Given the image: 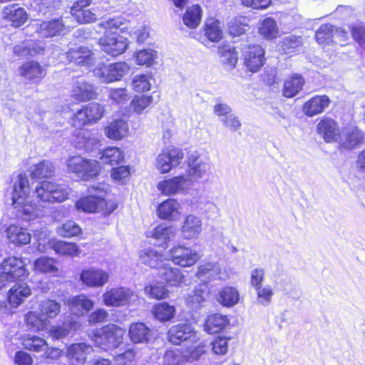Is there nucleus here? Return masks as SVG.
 I'll return each mask as SVG.
<instances>
[{
    "mask_svg": "<svg viewBox=\"0 0 365 365\" xmlns=\"http://www.w3.org/2000/svg\"><path fill=\"white\" fill-rule=\"evenodd\" d=\"M29 193L28 178L25 174H19L13 185L12 205L18 209V215L26 221L34 220L40 215L39 208L36 204H32Z\"/></svg>",
    "mask_w": 365,
    "mask_h": 365,
    "instance_id": "1",
    "label": "nucleus"
},
{
    "mask_svg": "<svg viewBox=\"0 0 365 365\" xmlns=\"http://www.w3.org/2000/svg\"><path fill=\"white\" fill-rule=\"evenodd\" d=\"M107 188V185L103 183L92 185L88 187L89 195L76 201V208L90 213L103 211L107 205L105 200Z\"/></svg>",
    "mask_w": 365,
    "mask_h": 365,
    "instance_id": "2",
    "label": "nucleus"
},
{
    "mask_svg": "<svg viewBox=\"0 0 365 365\" xmlns=\"http://www.w3.org/2000/svg\"><path fill=\"white\" fill-rule=\"evenodd\" d=\"M31 294V289L27 283L20 281L15 283L7 293V301L0 299V317L14 313V309L22 304Z\"/></svg>",
    "mask_w": 365,
    "mask_h": 365,
    "instance_id": "3",
    "label": "nucleus"
},
{
    "mask_svg": "<svg viewBox=\"0 0 365 365\" xmlns=\"http://www.w3.org/2000/svg\"><path fill=\"white\" fill-rule=\"evenodd\" d=\"M123 336V329L112 324L96 329L92 339L98 347L109 350L118 347L122 343Z\"/></svg>",
    "mask_w": 365,
    "mask_h": 365,
    "instance_id": "4",
    "label": "nucleus"
},
{
    "mask_svg": "<svg viewBox=\"0 0 365 365\" xmlns=\"http://www.w3.org/2000/svg\"><path fill=\"white\" fill-rule=\"evenodd\" d=\"M35 194L42 202H62L68 198V187L64 184H58L49 180H43L36 187Z\"/></svg>",
    "mask_w": 365,
    "mask_h": 365,
    "instance_id": "5",
    "label": "nucleus"
},
{
    "mask_svg": "<svg viewBox=\"0 0 365 365\" xmlns=\"http://www.w3.org/2000/svg\"><path fill=\"white\" fill-rule=\"evenodd\" d=\"M74 26L75 24H71L70 16L53 19L32 26L35 29L36 33L41 38H53L64 34Z\"/></svg>",
    "mask_w": 365,
    "mask_h": 365,
    "instance_id": "6",
    "label": "nucleus"
},
{
    "mask_svg": "<svg viewBox=\"0 0 365 365\" xmlns=\"http://www.w3.org/2000/svg\"><path fill=\"white\" fill-rule=\"evenodd\" d=\"M183 158L184 154L181 149L176 147H168L157 156L155 167L160 173H168L173 168L178 166Z\"/></svg>",
    "mask_w": 365,
    "mask_h": 365,
    "instance_id": "7",
    "label": "nucleus"
},
{
    "mask_svg": "<svg viewBox=\"0 0 365 365\" xmlns=\"http://www.w3.org/2000/svg\"><path fill=\"white\" fill-rule=\"evenodd\" d=\"M241 60L247 72L257 73L264 64V51L259 45H250L242 48Z\"/></svg>",
    "mask_w": 365,
    "mask_h": 365,
    "instance_id": "8",
    "label": "nucleus"
},
{
    "mask_svg": "<svg viewBox=\"0 0 365 365\" xmlns=\"http://www.w3.org/2000/svg\"><path fill=\"white\" fill-rule=\"evenodd\" d=\"M138 296L133 291L125 287H115L108 289L103 294V301L108 307H123L135 302Z\"/></svg>",
    "mask_w": 365,
    "mask_h": 365,
    "instance_id": "9",
    "label": "nucleus"
},
{
    "mask_svg": "<svg viewBox=\"0 0 365 365\" xmlns=\"http://www.w3.org/2000/svg\"><path fill=\"white\" fill-rule=\"evenodd\" d=\"M130 70L129 66L125 62H118L110 65H101L93 72L103 83H110L120 80Z\"/></svg>",
    "mask_w": 365,
    "mask_h": 365,
    "instance_id": "10",
    "label": "nucleus"
},
{
    "mask_svg": "<svg viewBox=\"0 0 365 365\" xmlns=\"http://www.w3.org/2000/svg\"><path fill=\"white\" fill-rule=\"evenodd\" d=\"M98 43L105 53L112 56L124 53L128 45L126 38L115 33L106 34L99 39Z\"/></svg>",
    "mask_w": 365,
    "mask_h": 365,
    "instance_id": "11",
    "label": "nucleus"
},
{
    "mask_svg": "<svg viewBox=\"0 0 365 365\" xmlns=\"http://www.w3.org/2000/svg\"><path fill=\"white\" fill-rule=\"evenodd\" d=\"M168 341L175 345H180L185 341L195 342L197 339L193 327L186 323L172 326L168 332Z\"/></svg>",
    "mask_w": 365,
    "mask_h": 365,
    "instance_id": "12",
    "label": "nucleus"
},
{
    "mask_svg": "<svg viewBox=\"0 0 365 365\" xmlns=\"http://www.w3.org/2000/svg\"><path fill=\"white\" fill-rule=\"evenodd\" d=\"M187 165V175L185 178L190 180L191 184L192 182L203 178L210 168L209 163L201 158L196 153H191L188 156Z\"/></svg>",
    "mask_w": 365,
    "mask_h": 365,
    "instance_id": "13",
    "label": "nucleus"
},
{
    "mask_svg": "<svg viewBox=\"0 0 365 365\" xmlns=\"http://www.w3.org/2000/svg\"><path fill=\"white\" fill-rule=\"evenodd\" d=\"M91 4V0H78L73 4L71 9V24H73V19L79 24L91 23L96 20L98 15L88 9Z\"/></svg>",
    "mask_w": 365,
    "mask_h": 365,
    "instance_id": "14",
    "label": "nucleus"
},
{
    "mask_svg": "<svg viewBox=\"0 0 365 365\" xmlns=\"http://www.w3.org/2000/svg\"><path fill=\"white\" fill-rule=\"evenodd\" d=\"M173 262L181 267H190L200 259L199 254L191 248L178 245L170 250Z\"/></svg>",
    "mask_w": 365,
    "mask_h": 365,
    "instance_id": "15",
    "label": "nucleus"
},
{
    "mask_svg": "<svg viewBox=\"0 0 365 365\" xmlns=\"http://www.w3.org/2000/svg\"><path fill=\"white\" fill-rule=\"evenodd\" d=\"M191 186L190 180L184 175H179L168 180L160 181L158 185V189L165 195H175L182 192Z\"/></svg>",
    "mask_w": 365,
    "mask_h": 365,
    "instance_id": "16",
    "label": "nucleus"
},
{
    "mask_svg": "<svg viewBox=\"0 0 365 365\" xmlns=\"http://www.w3.org/2000/svg\"><path fill=\"white\" fill-rule=\"evenodd\" d=\"M0 15L1 19L9 22L15 28L23 26L29 19L26 11L18 4H9L4 6Z\"/></svg>",
    "mask_w": 365,
    "mask_h": 365,
    "instance_id": "17",
    "label": "nucleus"
},
{
    "mask_svg": "<svg viewBox=\"0 0 365 365\" xmlns=\"http://www.w3.org/2000/svg\"><path fill=\"white\" fill-rule=\"evenodd\" d=\"M26 262L21 258L11 257L5 259L2 263L3 269L10 276L12 280L22 281L28 275Z\"/></svg>",
    "mask_w": 365,
    "mask_h": 365,
    "instance_id": "18",
    "label": "nucleus"
},
{
    "mask_svg": "<svg viewBox=\"0 0 365 365\" xmlns=\"http://www.w3.org/2000/svg\"><path fill=\"white\" fill-rule=\"evenodd\" d=\"M82 283L90 287H101L108 282V274L100 269H84L80 274Z\"/></svg>",
    "mask_w": 365,
    "mask_h": 365,
    "instance_id": "19",
    "label": "nucleus"
},
{
    "mask_svg": "<svg viewBox=\"0 0 365 365\" xmlns=\"http://www.w3.org/2000/svg\"><path fill=\"white\" fill-rule=\"evenodd\" d=\"M93 351V347L84 342L76 343L67 348L66 357L73 365L83 364L87 356Z\"/></svg>",
    "mask_w": 365,
    "mask_h": 365,
    "instance_id": "20",
    "label": "nucleus"
},
{
    "mask_svg": "<svg viewBox=\"0 0 365 365\" xmlns=\"http://www.w3.org/2000/svg\"><path fill=\"white\" fill-rule=\"evenodd\" d=\"M202 231V222L200 217L190 214L182 222L181 232L183 237L187 240L197 238Z\"/></svg>",
    "mask_w": 365,
    "mask_h": 365,
    "instance_id": "21",
    "label": "nucleus"
},
{
    "mask_svg": "<svg viewBox=\"0 0 365 365\" xmlns=\"http://www.w3.org/2000/svg\"><path fill=\"white\" fill-rule=\"evenodd\" d=\"M67 58L77 65L89 66L94 60L93 52L86 47L72 46L66 52Z\"/></svg>",
    "mask_w": 365,
    "mask_h": 365,
    "instance_id": "22",
    "label": "nucleus"
},
{
    "mask_svg": "<svg viewBox=\"0 0 365 365\" xmlns=\"http://www.w3.org/2000/svg\"><path fill=\"white\" fill-rule=\"evenodd\" d=\"M19 74L26 80L39 82L45 76L46 71L41 64L35 61L25 62L19 68Z\"/></svg>",
    "mask_w": 365,
    "mask_h": 365,
    "instance_id": "23",
    "label": "nucleus"
},
{
    "mask_svg": "<svg viewBox=\"0 0 365 365\" xmlns=\"http://www.w3.org/2000/svg\"><path fill=\"white\" fill-rule=\"evenodd\" d=\"M363 138L362 133L357 128L349 126L342 129L338 140L341 147L351 149L360 144Z\"/></svg>",
    "mask_w": 365,
    "mask_h": 365,
    "instance_id": "24",
    "label": "nucleus"
},
{
    "mask_svg": "<svg viewBox=\"0 0 365 365\" xmlns=\"http://www.w3.org/2000/svg\"><path fill=\"white\" fill-rule=\"evenodd\" d=\"M176 229L173 226L160 224L153 230L147 232V237L155 240L158 245L166 246L168 242L175 237Z\"/></svg>",
    "mask_w": 365,
    "mask_h": 365,
    "instance_id": "25",
    "label": "nucleus"
},
{
    "mask_svg": "<svg viewBox=\"0 0 365 365\" xmlns=\"http://www.w3.org/2000/svg\"><path fill=\"white\" fill-rule=\"evenodd\" d=\"M68 305L73 314L83 316L93 308L94 302L86 295L80 294L71 298L68 300Z\"/></svg>",
    "mask_w": 365,
    "mask_h": 365,
    "instance_id": "26",
    "label": "nucleus"
},
{
    "mask_svg": "<svg viewBox=\"0 0 365 365\" xmlns=\"http://www.w3.org/2000/svg\"><path fill=\"white\" fill-rule=\"evenodd\" d=\"M128 336L135 344L148 343L153 338L151 329L143 322L133 323L128 330Z\"/></svg>",
    "mask_w": 365,
    "mask_h": 365,
    "instance_id": "27",
    "label": "nucleus"
},
{
    "mask_svg": "<svg viewBox=\"0 0 365 365\" xmlns=\"http://www.w3.org/2000/svg\"><path fill=\"white\" fill-rule=\"evenodd\" d=\"M71 95L75 100L85 101L93 98L96 93L92 84L80 78L73 83Z\"/></svg>",
    "mask_w": 365,
    "mask_h": 365,
    "instance_id": "28",
    "label": "nucleus"
},
{
    "mask_svg": "<svg viewBox=\"0 0 365 365\" xmlns=\"http://www.w3.org/2000/svg\"><path fill=\"white\" fill-rule=\"evenodd\" d=\"M180 205L175 199H168L161 202L158 207V216L165 220H176L180 215Z\"/></svg>",
    "mask_w": 365,
    "mask_h": 365,
    "instance_id": "29",
    "label": "nucleus"
},
{
    "mask_svg": "<svg viewBox=\"0 0 365 365\" xmlns=\"http://www.w3.org/2000/svg\"><path fill=\"white\" fill-rule=\"evenodd\" d=\"M329 103V97L325 95L314 96L304 104L303 112L306 115L313 117L322 113Z\"/></svg>",
    "mask_w": 365,
    "mask_h": 365,
    "instance_id": "30",
    "label": "nucleus"
},
{
    "mask_svg": "<svg viewBox=\"0 0 365 365\" xmlns=\"http://www.w3.org/2000/svg\"><path fill=\"white\" fill-rule=\"evenodd\" d=\"M317 130L328 143L337 141L340 135L336 122L330 118L322 119L317 125Z\"/></svg>",
    "mask_w": 365,
    "mask_h": 365,
    "instance_id": "31",
    "label": "nucleus"
},
{
    "mask_svg": "<svg viewBox=\"0 0 365 365\" xmlns=\"http://www.w3.org/2000/svg\"><path fill=\"white\" fill-rule=\"evenodd\" d=\"M159 274L170 286H178L184 282V276L180 269L171 267L168 262H165L160 267Z\"/></svg>",
    "mask_w": 365,
    "mask_h": 365,
    "instance_id": "32",
    "label": "nucleus"
},
{
    "mask_svg": "<svg viewBox=\"0 0 365 365\" xmlns=\"http://www.w3.org/2000/svg\"><path fill=\"white\" fill-rule=\"evenodd\" d=\"M9 242L16 245H27L31 242V235L26 229L15 225H11L6 230Z\"/></svg>",
    "mask_w": 365,
    "mask_h": 365,
    "instance_id": "33",
    "label": "nucleus"
},
{
    "mask_svg": "<svg viewBox=\"0 0 365 365\" xmlns=\"http://www.w3.org/2000/svg\"><path fill=\"white\" fill-rule=\"evenodd\" d=\"M207 296L208 290L206 284H200L188 294L186 298V304L190 308L197 309L203 306Z\"/></svg>",
    "mask_w": 365,
    "mask_h": 365,
    "instance_id": "34",
    "label": "nucleus"
},
{
    "mask_svg": "<svg viewBox=\"0 0 365 365\" xmlns=\"http://www.w3.org/2000/svg\"><path fill=\"white\" fill-rule=\"evenodd\" d=\"M304 80L302 76L293 74L284 83L283 95L287 98H292L302 91Z\"/></svg>",
    "mask_w": 365,
    "mask_h": 365,
    "instance_id": "35",
    "label": "nucleus"
},
{
    "mask_svg": "<svg viewBox=\"0 0 365 365\" xmlns=\"http://www.w3.org/2000/svg\"><path fill=\"white\" fill-rule=\"evenodd\" d=\"M139 260L145 266L158 269L165 263L161 253L153 249L142 250L140 253Z\"/></svg>",
    "mask_w": 365,
    "mask_h": 365,
    "instance_id": "36",
    "label": "nucleus"
},
{
    "mask_svg": "<svg viewBox=\"0 0 365 365\" xmlns=\"http://www.w3.org/2000/svg\"><path fill=\"white\" fill-rule=\"evenodd\" d=\"M229 324V320L225 315L214 314L210 315L205 324V330L210 334H216L223 330Z\"/></svg>",
    "mask_w": 365,
    "mask_h": 365,
    "instance_id": "37",
    "label": "nucleus"
},
{
    "mask_svg": "<svg viewBox=\"0 0 365 365\" xmlns=\"http://www.w3.org/2000/svg\"><path fill=\"white\" fill-rule=\"evenodd\" d=\"M220 274V267L217 262H208L199 267L196 277L204 284L211 279H215Z\"/></svg>",
    "mask_w": 365,
    "mask_h": 365,
    "instance_id": "38",
    "label": "nucleus"
},
{
    "mask_svg": "<svg viewBox=\"0 0 365 365\" xmlns=\"http://www.w3.org/2000/svg\"><path fill=\"white\" fill-rule=\"evenodd\" d=\"M128 131V123L123 120H116L111 122L106 128V135L113 140H120Z\"/></svg>",
    "mask_w": 365,
    "mask_h": 365,
    "instance_id": "39",
    "label": "nucleus"
},
{
    "mask_svg": "<svg viewBox=\"0 0 365 365\" xmlns=\"http://www.w3.org/2000/svg\"><path fill=\"white\" fill-rule=\"evenodd\" d=\"M99 155L102 163L110 165L119 164L124 158L123 151L117 147H108L99 152Z\"/></svg>",
    "mask_w": 365,
    "mask_h": 365,
    "instance_id": "40",
    "label": "nucleus"
},
{
    "mask_svg": "<svg viewBox=\"0 0 365 365\" xmlns=\"http://www.w3.org/2000/svg\"><path fill=\"white\" fill-rule=\"evenodd\" d=\"M176 309L167 302H160L153 307V314L155 319L162 322L171 320L175 315Z\"/></svg>",
    "mask_w": 365,
    "mask_h": 365,
    "instance_id": "41",
    "label": "nucleus"
},
{
    "mask_svg": "<svg viewBox=\"0 0 365 365\" xmlns=\"http://www.w3.org/2000/svg\"><path fill=\"white\" fill-rule=\"evenodd\" d=\"M21 340L24 348L32 351L40 352L44 351L48 346L44 339L30 334L22 336Z\"/></svg>",
    "mask_w": 365,
    "mask_h": 365,
    "instance_id": "42",
    "label": "nucleus"
},
{
    "mask_svg": "<svg viewBox=\"0 0 365 365\" xmlns=\"http://www.w3.org/2000/svg\"><path fill=\"white\" fill-rule=\"evenodd\" d=\"M24 320L29 329L37 331L45 329L50 324V322L46 320L41 312L38 314L36 312H28L24 317Z\"/></svg>",
    "mask_w": 365,
    "mask_h": 365,
    "instance_id": "43",
    "label": "nucleus"
},
{
    "mask_svg": "<svg viewBox=\"0 0 365 365\" xmlns=\"http://www.w3.org/2000/svg\"><path fill=\"white\" fill-rule=\"evenodd\" d=\"M61 307V304L55 300L45 299L40 302L38 309L42 316L50 322L60 313Z\"/></svg>",
    "mask_w": 365,
    "mask_h": 365,
    "instance_id": "44",
    "label": "nucleus"
},
{
    "mask_svg": "<svg viewBox=\"0 0 365 365\" xmlns=\"http://www.w3.org/2000/svg\"><path fill=\"white\" fill-rule=\"evenodd\" d=\"M202 9L199 5L188 7L183 16L184 24L190 29L196 28L200 23Z\"/></svg>",
    "mask_w": 365,
    "mask_h": 365,
    "instance_id": "45",
    "label": "nucleus"
},
{
    "mask_svg": "<svg viewBox=\"0 0 365 365\" xmlns=\"http://www.w3.org/2000/svg\"><path fill=\"white\" fill-rule=\"evenodd\" d=\"M240 299V294L237 290L232 287L223 288L218 294V301L224 306L232 307Z\"/></svg>",
    "mask_w": 365,
    "mask_h": 365,
    "instance_id": "46",
    "label": "nucleus"
},
{
    "mask_svg": "<svg viewBox=\"0 0 365 365\" xmlns=\"http://www.w3.org/2000/svg\"><path fill=\"white\" fill-rule=\"evenodd\" d=\"M153 102L152 96L140 95L135 96L130 101L129 108L130 110L136 114H141L143 111L146 110L148 108Z\"/></svg>",
    "mask_w": 365,
    "mask_h": 365,
    "instance_id": "47",
    "label": "nucleus"
},
{
    "mask_svg": "<svg viewBox=\"0 0 365 365\" xmlns=\"http://www.w3.org/2000/svg\"><path fill=\"white\" fill-rule=\"evenodd\" d=\"M205 35L210 41H219L222 37L220 21L214 19H208L205 26Z\"/></svg>",
    "mask_w": 365,
    "mask_h": 365,
    "instance_id": "48",
    "label": "nucleus"
},
{
    "mask_svg": "<svg viewBox=\"0 0 365 365\" xmlns=\"http://www.w3.org/2000/svg\"><path fill=\"white\" fill-rule=\"evenodd\" d=\"M73 143L77 149L88 153L93 150L94 146L97 145V141L95 138H91L88 133L81 131L76 134Z\"/></svg>",
    "mask_w": 365,
    "mask_h": 365,
    "instance_id": "49",
    "label": "nucleus"
},
{
    "mask_svg": "<svg viewBox=\"0 0 365 365\" xmlns=\"http://www.w3.org/2000/svg\"><path fill=\"white\" fill-rule=\"evenodd\" d=\"M53 172V165L49 161L43 160L31 167V176L33 178H48Z\"/></svg>",
    "mask_w": 365,
    "mask_h": 365,
    "instance_id": "50",
    "label": "nucleus"
},
{
    "mask_svg": "<svg viewBox=\"0 0 365 365\" xmlns=\"http://www.w3.org/2000/svg\"><path fill=\"white\" fill-rule=\"evenodd\" d=\"M259 34L267 39H273L279 34L277 22L272 18L264 19L259 27Z\"/></svg>",
    "mask_w": 365,
    "mask_h": 365,
    "instance_id": "51",
    "label": "nucleus"
},
{
    "mask_svg": "<svg viewBox=\"0 0 365 365\" xmlns=\"http://www.w3.org/2000/svg\"><path fill=\"white\" fill-rule=\"evenodd\" d=\"M34 268L36 272L41 273H50L56 275L58 273V268L54 264L52 258L48 257H41L34 262Z\"/></svg>",
    "mask_w": 365,
    "mask_h": 365,
    "instance_id": "52",
    "label": "nucleus"
},
{
    "mask_svg": "<svg viewBox=\"0 0 365 365\" xmlns=\"http://www.w3.org/2000/svg\"><path fill=\"white\" fill-rule=\"evenodd\" d=\"M221 62L225 65L234 68L237 62L238 56L235 48L230 45H225L219 48Z\"/></svg>",
    "mask_w": 365,
    "mask_h": 365,
    "instance_id": "53",
    "label": "nucleus"
},
{
    "mask_svg": "<svg viewBox=\"0 0 365 365\" xmlns=\"http://www.w3.org/2000/svg\"><path fill=\"white\" fill-rule=\"evenodd\" d=\"M187 357L179 349L168 350L163 356V365H185Z\"/></svg>",
    "mask_w": 365,
    "mask_h": 365,
    "instance_id": "54",
    "label": "nucleus"
},
{
    "mask_svg": "<svg viewBox=\"0 0 365 365\" xmlns=\"http://www.w3.org/2000/svg\"><path fill=\"white\" fill-rule=\"evenodd\" d=\"M255 290L257 295V304L263 307H267L272 303L274 291L270 285H262L255 288Z\"/></svg>",
    "mask_w": 365,
    "mask_h": 365,
    "instance_id": "55",
    "label": "nucleus"
},
{
    "mask_svg": "<svg viewBox=\"0 0 365 365\" xmlns=\"http://www.w3.org/2000/svg\"><path fill=\"white\" fill-rule=\"evenodd\" d=\"M55 252L62 255L75 256L78 253V248L76 245L65 241H56L52 245Z\"/></svg>",
    "mask_w": 365,
    "mask_h": 365,
    "instance_id": "56",
    "label": "nucleus"
},
{
    "mask_svg": "<svg viewBox=\"0 0 365 365\" xmlns=\"http://www.w3.org/2000/svg\"><path fill=\"white\" fill-rule=\"evenodd\" d=\"M85 165H86V159L80 155L72 156L66 160L68 172L73 173L79 178L83 173L82 171Z\"/></svg>",
    "mask_w": 365,
    "mask_h": 365,
    "instance_id": "57",
    "label": "nucleus"
},
{
    "mask_svg": "<svg viewBox=\"0 0 365 365\" xmlns=\"http://www.w3.org/2000/svg\"><path fill=\"white\" fill-rule=\"evenodd\" d=\"M302 46V38L293 35L284 37L280 43L281 48L285 53H292Z\"/></svg>",
    "mask_w": 365,
    "mask_h": 365,
    "instance_id": "58",
    "label": "nucleus"
},
{
    "mask_svg": "<svg viewBox=\"0 0 365 365\" xmlns=\"http://www.w3.org/2000/svg\"><path fill=\"white\" fill-rule=\"evenodd\" d=\"M334 27L331 24H324L317 31L315 37L317 41L320 43L328 44L332 41Z\"/></svg>",
    "mask_w": 365,
    "mask_h": 365,
    "instance_id": "59",
    "label": "nucleus"
},
{
    "mask_svg": "<svg viewBox=\"0 0 365 365\" xmlns=\"http://www.w3.org/2000/svg\"><path fill=\"white\" fill-rule=\"evenodd\" d=\"M157 58V53L153 49H144L138 51L135 60L138 64L150 66Z\"/></svg>",
    "mask_w": 365,
    "mask_h": 365,
    "instance_id": "60",
    "label": "nucleus"
},
{
    "mask_svg": "<svg viewBox=\"0 0 365 365\" xmlns=\"http://www.w3.org/2000/svg\"><path fill=\"white\" fill-rule=\"evenodd\" d=\"M100 172L99 163L96 160H87L86 165L83 166L81 178L83 180H88L97 176Z\"/></svg>",
    "mask_w": 365,
    "mask_h": 365,
    "instance_id": "61",
    "label": "nucleus"
},
{
    "mask_svg": "<svg viewBox=\"0 0 365 365\" xmlns=\"http://www.w3.org/2000/svg\"><path fill=\"white\" fill-rule=\"evenodd\" d=\"M85 107L91 124L95 123L100 120L105 112L104 107L98 103H91Z\"/></svg>",
    "mask_w": 365,
    "mask_h": 365,
    "instance_id": "62",
    "label": "nucleus"
},
{
    "mask_svg": "<svg viewBox=\"0 0 365 365\" xmlns=\"http://www.w3.org/2000/svg\"><path fill=\"white\" fill-rule=\"evenodd\" d=\"M145 293L150 298L161 299L168 297L169 292L161 284L147 285L145 287Z\"/></svg>",
    "mask_w": 365,
    "mask_h": 365,
    "instance_id": "63",
    "label": "nucleus"
},
{
    "mask_svg": "<svg viewBox=\"0 0 365 365\" xmlns=\"http://www.w3.org/2000/svg\"><path fill=\"white\" fill-rule=\"evenodd\" d=\"M109 98L117 104H124L130 99V93L125 88H110L108 92Z\"/></svg>",
    "mask_w": 365,
    "mask_h": 365,
    "instance_id": "64",
    "label": "nucleus"
}]
</instances>
